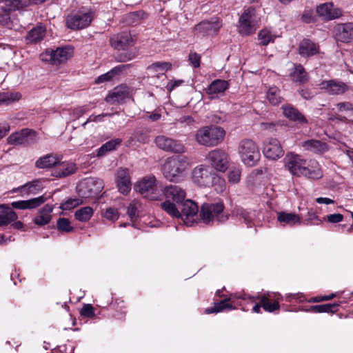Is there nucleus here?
<instances>
[{
  "mask_svg": "<svg viewBox=\"0 0 353 353\" xmlns=\"http://www.w3.org/2000/svg\"><path fill=\"white\" fill-rule=\"evenodd\" d=\"M307 224L319 225L321 223V221L319 219V216L316 215V212L313 210H310L307 212Z\"/></svg>",
  "mask_w": 353,
  "mask_h": 353,
  "instance_id": "nucleus-56",
  "label": "nucleus"
},
{
  "mask_svg": "<svg viewBox=\"0 0 353 353\" xmlns=\"http://www.w3.org/2000/svg\"><path fill=\"white\" fill-rule=\"evenodd\" d=\"M320 88L325 90L327 93L332 95L344 94L348 86L343 82L338 80L323 81L319 84Z\"/></svg>",
  "mask_w": 353,
  "mask_h": 353,
  "instance_id": "nucleus-21",
  "label": "nucleus"
},
{
  "mask_svg": "<svg viewBox=\"0 0 353 353\" xmlns=\"http://www.w3.org/2000/svg\"><path fill=\"white\" fill-rule=\"evenodd\" d=\"M18 219L16 212L6 205L0 211V226H4L15 221Z\"/></svg>",
  "mask_w": 353,
  "mask_h": 353,
  "instance_id": "nucleus-37",
  "label": "nucleus"
},
{
  "mask_svg": "<svg viewBox=\"0 0 353 353\" xmlns=\"http://www.w3.org/2000/svg\"><path fill=\"white\" fill-rule=\"evenodd\" d=\"M28 6V0H3L1 1V8L6 12L19 10Z\"/></svg>",
  "mask_w": 353,
  "mask_h": 353,
  "instance_id": "nucleus-38",
  "label": "nucleus"
},
{
  "mask_svg": "<svg viewBox=\"0 0 353 353\" xmlns=\"http://www.w3.org/2000/svg\"><path fill=\"white\" fill-rule=\"evenodd\" d=\"M210 186L214 187L215 191L217 192L221 193L225 191L226 188V183L223 177L214 172Z\"/></svg>",
  "mask_w": 353,
  "mask_h": 353,
  "instance_id": "nucleus-47",
  "label": "nucleus"
},
{
  "mask_svg": "<svg viewBox=\"0 0 353 353\" xmlns=\"http://www.w3.org/2000/svg\"><path fill=\"white\" fill-rule=\"evenodd\" d=\"M139 14L138 12H130L125 17V22L129 25L137 23L139 21Z\"/></svg>",
  "mask_w": 353,
  "mask_h": 353,
  "instance_id": "nucleus-62",
  "label": "nucleus"
},
{
  "mask_svg": "<svg viewBox=\"0 0 353 353\" xmlns=\"http://www.w3.org/2000/svg\"><path fill=\"white\" fill-rule=\"evenodd\" d=\"M316 13L323 19L331 21L342 16V11L339 8H334L332 3H324L316 7Z\"/></svg>",
  "mask_w": 353,
  "mask_h": 353,
  "instance_id": "nucleus-18",
  "label": "nucleus"
},
{
  "mask_svg": "<svg viewBox=\"0 0 353 353\" xmlns=\"http://www.w3.org/2000/svg\"><path fill=\"white\" fill-rule=\"evenodd\" d=\"M180 212L181 216L180 218L183 219L185 216L186 219L190 217H193L196 215L198 212L197 205L192 200L187 199L184 200L179 205Z\"/></svg>",
  "mask_w": 353,
  "mask_h": 353,
  "instance_id": "nucleus-32",
  "label": "nucleus"
},
{
  "mask_svg": "<svg viewBox=\"0 0 353 353\" xmlns=\"http://www.w3.org/2000/svg\"><path fill=\"white\" fill-rule=\"evenodd\" d=\"M263 152L266 158L271 160H277L284 154L280 141L275 138H270L265 142Z\"/></svg>",
  "mask_w": 353,
  "mask_h": 353,
  "instance_id": "nucleus-15",
  "label": "nucleus"
},
{
  "mask_svg": "<svg viewBox=\"0 0 353 353\" xmlns=\"http://www.w3.org/2000/svg\"><path fill=\"white\" fill-rule=\"evenodd\" d=\"M110 45L116 50H125V48L132 46L134 43V40L128 32H123L121 33L114 34L110 39Z\"/></svg>",
  "mask_w": 353,
  "mask_h": 353,
  "instance_id": "nucleus-20",
  "label": "nucleus"
},
{
  "mask_svg": "<svg viewBox=\"0 0 353 353\" xmlns=\"http://www.w3.org/2000/svg\"><path fill=\"white\" fill-rule=\"evenodd\" d=\"M10 129V127L8 123L6 121L0 122V140L8 134Z\"/></svg>",
  "mask_w": 353,
  "mask_h": 353,
  "instance_id": "nucleus-64",
  "label": "nucleus"
},
{
  "mask_svg": "<svg viewBox=\"0 0 353 353\" xmlns=\"http://www.w3.org/2000/svg\"><path fill=\"white\" fill-rule=\"evenodd\" d=\"M206 160L215 170L225 172L229 167L230 156L225 150L216 148L208 153Z\"/></svg>",
  "mask_w": 353,
  "mask_h": 353,
  "instance_id": "nucleus-10",
  "label": "nucleus"
},
{
  "mask_svg": "<svg viewBox=\"0 0 353 353\" xmlns=\"http://www.w3.org/2000/svg\"><path fill=\"white\" fill-rule=\"evenodd\" d=\"M294 82L304 83L308 81V75L305 70L301 64L294 65V70L290 74Z\"/></svg>",
  "mask_w": 353,
  "mask_h": 353,
  "instance_id": "nucleus-40",
  "label": "nucleus"
},
{
  "mask_svg": "<svg viewBox=\"0 0 353 353\" xmlns=\"http://www.w3.org/2000/svg\"><path fill=\"white\" fill-rule=\"evenodd\" d=\"M21 97L19 92H1L0 93V105H8L19 101Z\"/></svg>",
  "mask_w": 353,
  "mask_h": 353,
  "instance_id": "nucleus-43",
  "label": "nucleus"
},
{
  "mask_svg": "<svg viewBox=\"0 0 353 353\" xmlns=\"http://www.w3.org/2000/svg\"><path fill=\"white\" fill-rule=\"evenodd\" d=\"M57 226L59 231L70 232L74 228L70 225V221L66 218H60L57 220Z\"/></svg>",
  "mask_w": 353,
  "mask_h": 353,
  "instance_id": "nucleus-54",
  "label": "nucleus"
},
{
  "mask_svg": "<svg viewBox=\"0 0 353 353\" xmlns=\"http://www.w3.org/2000/svg\"><path fill=\"white\" fill-rule=\"evenodd\" d=\"M53 210V206L50 204L44 205L38 213V215L34 219V222L38 225H44L48 224L51 219V213Z\"/></svg>",
  "mask_w": 353,
  "mask_h": 353,
  "instance_id": "nucleus-34",
  "label": "nucleus"
},
{
  "mask_svg": "<svg viewBox=\"0 0 353 353\" xmlns=\"http://www.w3.org/2000/svg\"><path fill=\"white\" fill-rule=\"evenodd\" d=\"M114 77V76L113 75L112 72H111V70H110L108 72L99 76L95 79V83L99 84V83L107 82V81H109L112 80V79Z\"/></svg>",
  "mask_w": 353,
  "mask_h": 353,
  "instance_id": "nucleus-59",
  "label": "nucleus"
},
{
  "mask_svg": "<svg viewBox=\"0 0 353 353\" xmlns=\"http://www.w3.org/2000/svg\"><path fill=\"white\" fill-rule=\"evenodd\" d=\"M176 204L174 202H171L169 200L161 203V208L166 212L169 215L175 218H180L181 216L180 210L176 205Z\"/></svg>",
  "mask_w": 353,
  "mask_h": 353,
  "instance_id": "nucleus-44",
  "label": "nucleus"
},
{
  "mask_svg": "<svg viewBox=\"0 0 353 353\" xmlns=\"http://www.w3.org/2000/svg\"><path fill=\"white\" fill-rule=\"evenodd\" d=\"M36 137L34 130L28 128L11 134L7 139L8 143L12 145H28Z\"/></svg>",
  "mask_w": 353,
  "mask_h": 353,
  "instance_id": "nucleus-16",
  "label": "nucleus"
},
{
  "mask_svg": "<svg viewBox=\"0 0 353 353\" xmlns=\"http://www.w3.org/2000/svg\"><path fill=\"white\" fill-rule=\"evenodd\" d=\"M241 168L240 167H232L228 173V182L232 184L238 183L241 180Z\"/></svg>",
  "mask_w": 353,
  "mask_h": 353,
  "instance_id": "nucleus-51",
  "label": "nucleus"
},
{
  "mask_svg": "<svg viewBox=\"0 0 353 353\" xmlns=\"http://www.w3.org/2000/svg\"><path fill=\"white\" fill-rule=\"evenodd\" d=\"M122 143V139L117 138L107 141L99 149V155H103L105 152L115 150Z\"/></svg>",
  "mask_w": 353,
  "mask_h": 353,
  "instance_id": "nucleus-45",
  "label": "nucleus"
},
{
  "mask_svg": "<svg viewBox=\"0 0 353 353\" xmlns=\"http://www.w3.org/2000/svg\"><path fill=\"white\" fill-rule=\"evenodd\" d=\"M102 189V181L94 178L86 179L77 186L79 195L83 198L94 197L101 192Z\"/></svg>",
  "mask_w": 353,
  "mask_h": 353,
  "instance_id": "nucleus-12",
  "label": "nucleus"
},
{
  "mask_svg": "<svg viewBox=\"0 0 353 353\" xmlns=\"http://www.w3.org/2000/svg\"><path fill=\"white\" fill-rule=\"evenodd\" d=\"M221 25L216 21H203L196 24L194 28V33L199 37L216 34Z\"/></svg>",
  "mask_w": 353,
  "mask_h": 353,
  "instance_id": "nucleus-17",
  "label": "nucleus"
},
{
  "mask_svg": "<svg viewBox=\"0 0 353 353\" xmlns=\"http://www.w3.org/2000/svg\"><path fill=\"white\" fill-rule=\"evenodd\" d=\"M223 128L216 125L205 126L195 134V141L201 145L214 147L221 143L225 137Z\"/></svg>",
  "mask_w": 353,
  "mask_h": 353,
  "instance_id": "nucleus-2",
  "label": "nucleus"
},
{
  "mask_svg": "<svg viewBox=\"0 0 353 353\" xmlns=\"http://www.w3.org/2000/svg\"><path fill=\"white\" fill-rule=\"evenodd\" d=\"M267 99L274 105L279 104L281 102L280 90L276 87L270 88L267 92Z\"/></svg>",
  "mask_w": 353,
  "mask_h": 353,
  "instance_id": "nucleus-50",
  "label": "nucleus"
},
{
  "mask_svg": "<svg viewBox=\"0 0 353 353\" xmlns=\"http://www.w3.org/2000/svg\"><path fill=\"white\" fill-rule=\"evenodd\" d=\"M336 39L343 43H348L353 40V23H340L335 28Z\"/></svg>",
  "mask_w": 353,
  "mask_h": 353,
  "instance_id": "nucleus-25",
  "label": "nucleus"
},
{
  "mask_svg": "<svg viewBox=\"0 0 353 353\" xmlns=\"http://www.w3.org/2000/svg\"><path fill=\"white\" fill-rule=\"evenodd\" d=\"M81 315L85 317H93L94 316V310L92 305L85 304L81 310Z\"/></svg>",
  "mask_w": 353,
  "mask_h": 353,
  "instance_id": "nucleus-55",
  "label": "nucleus"
},
{
  "mask_svg": "<svg viewBox=\"0 0 353 353\" xmlns=\"http://www.w3.org/2000/svg\"><path fill=\"white\" fill-rule=\"evenodd\" d=\"M77 165L71 161H62L57 163L55 168L52 172V176L56 178H65L72 174L77 170Z\"/></svg>",
  "mask_w": 353,
  "mask_h": 353,
  "instance_id": "nucleus-24",
  "label": "nucleus"
},
{
  "mask_svg": "<svg viewBox=\"0 0 353 353\" xmlns=\"http://www.w3.org/2000/svg\"><path fill=\"white\" fill-rule=\"evenodd\" d=\"M134 189L143 196L152 201L161 200L163 195V187L157 182L153 175L143 178L134 185Z\"/></svg>",
  "mask_w": 353,
  "mask_h": 353,
  "instance_id": "nucleus-4",
  "label": "nucleus"
},
{
  "mask_svg": "<svg viewBox=\"0 0 353 353\" xmlns=\"http://www.w3.org/2000/svg\"><path fill=\"white\" fill-rule=\"evenodd\" d=\"M338 113L346 114L348 116L353 115V104L348 101L340 102L336 104Z\"/></svg>",
  "mask_w": 353,
  "mask_h": 353,
  "instance_id": "nucleus-52",
  "label": "nucleus"
},
{
  "mask_svg": "<svg viewBox=\"0 0 353 353\" xmlns=\"http://www.w3.org/2000/svg\"><path fill=\"white\" fill-rule=\"evenodd\" d=\"M94 12L87 8L81 9L68 15L66 26L71 30H80L88 27L92 22Z\"/></svg>",
  "mask_w": 353,
  "mask_h": 353,
  "instance_id": "nucleus-7",
  "label": "nucleus"
},
{
  "mask_svg": "<svg viewBox=\"0 0 353 353\" xmlns=\"http://www.w3.org/2000/svg\"><path fill=\"white\" fill-rule=\"evenodd\" d=\"M229 88V83L225 80L216 79L213 81L207 88V93L212 99L216 97L219 94L224 93Z\"/></svg>",
  "mask_w": 353,
  "mask_h": 353,
  "instance_id": "nucleus-30",
  "label": "nucleus"
},
{
  "mask_svg": "<svg viewBox=\"0 0 353 353\" xmlns=\"http://www.w3.org/2000/svg\"><path fill=\"white\" fill-rule=\"evenodd\" d=\"M94 214V210L89 206L78 209L74 213L75 219L80 222L88 221Z\"/></svg>",
  "mask_w": 353,
  "mask_h": 353,
  "instance_id": "nucleus-42",
  "label": "nucleus"
},
{
  "mask_svg": "<svg viewBox=\"0 0 353 353\" xmlns=\"http://www.w3.org/2000/svg\"><path fill=\"white\" fill-rule=\"evenodd\" d=\"M45 201L46 198L43 196H40L28 200L13 201L10 205L14 209L32 210L40 206Z\"/></svg>",
  "mask_w": 353,
  "mask_h": 353,
  "instance_id": "nucleus-26",
  "label": "nucleus"
},
{
  "mask_svg": "<svg viewBox=\"0 0 353 353\" xmlns=\"http://www.w3.org/2000/svg\"><path fill=\"white\" fill-rule=\"evenodd\" d=\"M319 46L312 41L305 39L299 46V52L303 57H310L319 52Z\"/></svg>",
  "mask_w": 353,
  "mask_h": 353,
  "instance_id": "nucleus-29",
  "label": "nucleus"
},
{
  "mask_svg": "<svg viewBox=\"0 0 353 353\" xmlns=\"http://www.w3.org/2000/svg\"><path fill=\"white\" fill-rule=\"evenodd\" d=\"M154 142L159 148L165 152L174 153L185 152V147L181 142L164 135L157 136Z\"/></svg>",
  "mask_w": 353,
  "mask_h": 353,
  "instance_id": "nucleus-14",
  "label": "nucleus"
},
{
  "mask_svg": "<svg viewBox=\"0 0 353 353\" xmlns=\"http://www.w3.org/2000/svg\"><path fill=\"white\" fill-rule=\"evenodd\" d=\"M213 174L209 167L206 165H199L192 172L193 182L201 187H209L212 183Z\"/></svg>",
  "mask_w": 353,
  "mask_h": 353,
  "instance_id": "nucleus-13",
  "label": "nucleus"
},
{
  "mask_svg": "<svg viewBox=\"0 0 353 353\" xmlns=\"http://www.w3.org/2000/svg\"><path fill=\"white\" fill-rule=\"evenodd\" d=\"M71 48H58L55 50H46L40 54V59L52 65H60L68 60L72 54Z\"/></svg>",
  "mask_w": 353,
  "mask_h": 353,
  "instance_id": "nucleus-11",
  "label": "nucleus"
},
{
  "mask_svg": "<svg viewBox=\"0 0 353 353\" xmlns=\"http://www.w3.org/2000/svg\"><path fill=\"white\" fill-rule=\"evenodd\" d=\"M339 306L336 303L316 305L311 306L307 311L313 313H334L338 311Z\"/></svg>",
  "mask_w": 353,
  "mask_h": 353,
  "instance_id": "nucleus-41",
  "label": "nucleus"
},
{
  "mask_svg": "<svg viewBox=\"0 0 353 353\" xmlns=\"http://www.w3.org/2000/svg\"><path fill=\"white\" fill-rule=\"evenodd\" d=\"M258 38L260 41V44L262 46H267L271 42H274L275 35L273 34L268 29H263L258 34Z\"/></svg>",
  "mask_w": 353,
  "mask_h": 353,
  "instance_id": "nucleus-46",
  "label": "nucleus"
},
{
  "mask_svg": "<svg viewBox=\"0 0 353 353\" xmlns=\"http://www.w3.org/2000/svg\"><path fill=\"white\" fill-rule=\"evenodd\" d=\"M301 145L305 150L314 153L323 152L327 150V145L325 142L316 139L303 141Z\"/></svg>",
  "mask_w": 353,
  "mask_h": 353,
  "instance_id": "nucleus-36",
  "label": "nucleus"
},
{
  "mask_svg": "<svg viewBox=\"0 0 353 353\" xmlns=\"http://www.w3.org/2000/svg\"><path fill=\"white\" fill-rule=\"evenodd\" d=\"M46 33V28L39 24L31 29L26 37L27 43H38L43 40Z\"/></svg>",
  "mask_w": 353,
  "mask_h": 353,
  "instance_id": "nucleus-33",
  "label": "nucleus"
},
{
  "mask_svg": "<svg viewBox=\"0 0 353 353\" xmlns=\"http://www.w3.org/2000/svg\"><path fill=\"white\" fill-rule=\"evenodd\" d=\"M172 65L169 62H155L147 68V70L152 74H157V77L160 75H165V73L171 69Z\"/></svg>",
  "mask_w": 353,
  "mask_h": 353,
  "instance_id": "nucleus-39",
  "label": "nucleus"
},
{
  "mask_svg": "<svg viewBox=\"0 0 353 353\" xmlns=\"http://www.w3.org/2000/svg\"><path fill=\"white\" fill-rule=\"evenodd\" d=\"M277 221L281 226L293 227L301 223V217L293 212H287L284 211L279 212L276 214Z\"/></svg>",
  "mask_w": 353,
  "mask_h": 353,
  "instance_id": "nucleus-27",
  "label": "nucleus"
},
{
  "mask_svg": "<svg viewBox=\"0 0 353 353\" xmlns=\"http://www.w3.org/2000/svg\"><path fill=\"white\" fill-rule=\"evenodd\" d=\"M238 152L242 163L248 167L255 166L261 157L257 144L250 139L239 142Z\"/></svg>",
  "mask_w": 353,
  "mask_h": 353,
  "instance_id": "nucleus-5",
  "label": "nucleus"
},
{
  "mask_svg": "<svg viewBox=\"0 0 353 353\" xmlns=\"http://www.w3.org/2000/svg\"><path fill=\"white\" fill-rule=\"evenodd\" d=\"M283 112L285 117L291 121L297 122L301 124L307 123V120L303 115L298 109L295 108L291 105H285L282 107Z\"/></svg>",
  "mask_w": 353,
  "mask_h": 353,
  "instance_id": "nucleus-31",
  "label": "nucleus"
},
{
  "mask_svg": "<svg viewBox=\"0 0 353 353\" xmlns=\"http://www.w3.org/2000/svg\"><path fill=\"white\" fill-rule=\"evenodd\" d=\"M129 92L126 86L120 85L116 87L112 92H110L105 100L106 102L114 104L120 103L128 97Z\"/></svg>",
  "mask_w": 353,
  "mask_h": 353,
  "instance_id": "nucleus-28",
  "label": "nucleus"
},
{
  "mask_svg": "<svg viewBox=\"0 0 353 353\" xmlns=\"http://www.w3.org/2000/svg\"><path fill=\"white\" fill-rule=\"evenodd\" d=\"M163 194L167 200L172 201L178 205L184 201L186 196V193L183 188L173 185L163 188Z\"/></svg>",
  "mask_w": 353,
  "mask_h": 353,
  "instance_id": "nucleus-22",
  "label": "nucleus"
},
{
  "mask_svg": "<svg viewBox=\"0 0 353 353\" xmlns=\"http://www.w3.org/2000/svg\"><path fill=\"white\" fill-rule=\"evenodd\" d=\"M188 165V163L184 157H170L163 165L162 172L168 180L175 181L187 169Z\"/></svg>",
  "mask_w": 353,
  "mask_h": 353,
  "instance_id": "nucleus-6",
  "label": "nucleus"
},
{
  "mask_svg": "<svg viewBox=\"0 0 353 353\" xmlns=\"http://www.w3.org/2000/svg\"><path fill=\"white\" fill-rule=\"evenodd\" d=\"M62 160V156L54 153H50L39 157L34 163L38 169L47 170L54 168Z\"/></svg>",
  "mask_w": 353,
  "mask_h": 353,
  "instance_id": "nucleus-23",
  "label": "nucleus"
},
{
  "mask_svg": "<svg viewBox=\"0 0 353 353\" xmlns=\"http://www.w3.org/2000/svg\"><path fill=\"white\" fill-rule=\"evenodd\" d=\"M223 210L224 204L222 201L205 203L201 208V219L208 225L223 223L228 219V216L224 214Z\"/></svg>",
  "mask_w": 353,
  "mask_h": 353,
  "instance_id": "nucleus-3",
  "label": "nucleus"
},
{
  "mask_svg": "<svg viewBox=\"0 0 353 353\" xmlns=\"http://www.w3.org/2000/svg\"><path fill=\"white\" fill-rule=\"evenodd\" d=\"M235 297H236L237 299H248L252 303L254 302L256 299H259L261 303L262 307L268 312H274L279 310V300L282 299L281 294L270 292L258 296H250L248 294H243V296H237L235 295Z\"/></svg>",
  "mask_w": 353,
  "mask_h": 353,
  "instance_id": "nucleus-8",
  "label": "nucleus"
},
{
  "mask_svg": "<svg viewBox=\"0 0 353 353\" xmlns=\"http://www.w3.org/2000/svg\"><path fill=\"white\" fill-rule=\"evenodd\" d=\"M83 203L81 199H68L62 203L60 205V208L62 210H70L78 205Z\"/></svg>",
  "mask_w": 353,
  "mask_h": 353,
  "instance_id": "nucleus-53",
  "label": "nucleus"
},
{
  "mask_svg": "<svg viewBox=\"0 0 353 353\" xmlns=\"http://www.w3.org/2000/svg\"><path fill=\"white\" fill-rule=\"evenodd\" d=\"M183 83H184V81L181 80V79H178V80L172 79V80H170L168 83L165 88H166L168 92H171L176 87L181 85Z\"/></svg>",
  "mask_w": 353,
  "mask_h": 353,
  "instance_id": "nucleus-60",
  "label": "nucleus"
},
{
  "mask_svg": "<svg viewBox=\"0 0 353 353\" xmlns=\"http://www.w3.org/2000/svg\"><path fill=\"white\" fill-rule=\"evenodd\" d=\"M42 188L41 181L39 180H34L31 182H28L23 185H21L18 189L26 190L28 194H36Z\"/></svg>",
  "mask_w": 353,
  "mask_h": 353,
  "instance_id": "nucleus-48",
  "label": "nucleus"
},
{
  "mask_svg": "<svg viewBox=\"0 0 353 353\" xmlns=\"http://www.w3.org/2000/svg\"><path fill=\"white\" fill-rule=\"evenodd\" d=\"M139 202L133 201L128 208V214L132 219L137 215Z\"/></svg>",
  "mask_w": 353,
  "mask_h": 353,
  "instance_id": "nucleus-57",
  "label": "nucleus"
},
{
  "mask_svg": "<svg viewBox=\"0 0 353 353\" xmlns=\"http://www.w3.org/2000/svg\"><path fill=\"white\" fill-rule=\"evenodd\" d=\"M343 216L341 214H332L327 216V220L331 223H338L343 221Z\"/></svg>",
  "mask_w": 353,
  "mask_h": 353,
  "instance_id": "nucleus-63",
  "label": "nucleus"
},
{
  "mask_svg": "<svg viewBox=\"0 0 353 353\" xmlns=\"http://www.w3.org/2000/svg\"><path fill=\"white\" fill-rule=\"evenodd\" d=\"M235 295L239 296H243V294H231L230 297L225 299L224 300H222L221 301L216 302L214 303L213 307H208L205 309V314H212V313H218L223 311L225 309L228 310H232L234 309L233 306L231 304H229L228 302L231 299V298L237 299L235 297Z\"/></svg>",
  "mask_w": 353,
  "mask_h": 353,
  "instance_id": "nucleus-35",
  "label": "nucleus"
},
{
  "mask_svg": "<svg viewBox=\"0 0 353 353\" xmlns=\"http://www.w3.org/2000/svg\"><path fill=\"white\" fill-rule=\"evenodd\" d=\"M103 216L110 221L117 220L119 217L118 211L114 208H108L104 212Z\"/></svg>",
  "mask_w": 353,
  "mask_h": 353,
  "instance_id": "nucleus-58",
  "label": "nucleus"
},
{
  "mask_svg": "<svg viewBox=\"0 0 353 353\" xmlns=\"http://www.w3.org/2000/svg\"><path fill=\"white\" fill-rule=\"evenodd\" d=\"M116 183L119 192L127 195L131 190L132 183L129 170L127 168H119L117 172Z\"/></svg>",
  "mask_w": 353,
  "mask_h": 353,
  "instance_id": "nucleus-19",
  "label": "nucleus"
},
{
  "mask_svg": "<svg viewBox=\"0 0 353 353\" xmlns=\"http://www.w3.org/2000/svg\"><path fill=\"white\" fill-rule=\"evenodd\" d=\"M285 166L290 172L297 176H304L309 179H319L322 177L323 173L316 162H314L315 166L313 170L306 167V161L300 155L289 152L284 158Z\"/></svg>",
  "mask_w": 353,
  "mask_h": 353,
  "instance_id": "nucleus-1",
  "label": "nucleus"
},
{
  "mask_svg": "<svg viewBox=\"0 0 353 353\" xmlns=\"http://www.w3.org/2000/svg\"><path fill=\"white\" fill-rule=\"evenodd\" d=\"M236 214L240 219H243L247 225L251 224L255 216L254 212L243 208H237Z\"/></svg>",
  "mask_w": 353,
  "mask_h": 353,
  "instance_id": "nucleus-49",
  "label": "nucleus"
},
{
  "mask_svg": "<svg viewBox=\"0 0 353 353\" xmlns=\"http://www.w3.org/2000/svg\"><path fill=\"white\" fill-rule=\"evenodd\" d=\"M189 60L194 68L200 65L201 57L195 52H191L189 54Z\"/></svg>",
  "mask_w": 353,
  "mask_h": 353,
  "instance_id": "nucleus-61",
  "label": "nucleus"
},
{
  "mask_svg": "<svg viewBox=\"0 0 353 353\" xmlns=\"http://www.w3.org/2000/svg\"><path fill=\"white\" fill-rule=\"evenodd\" d=\"M239 32L242 35H250L257 29L255 9L252 7L245 10L239 20Z\"/></svg>",
  "mask_w": 353,
  "mask_h": 353,
  "instance_id": "nucleus-9",
  "label": "nucleus"
}]
</instances>
